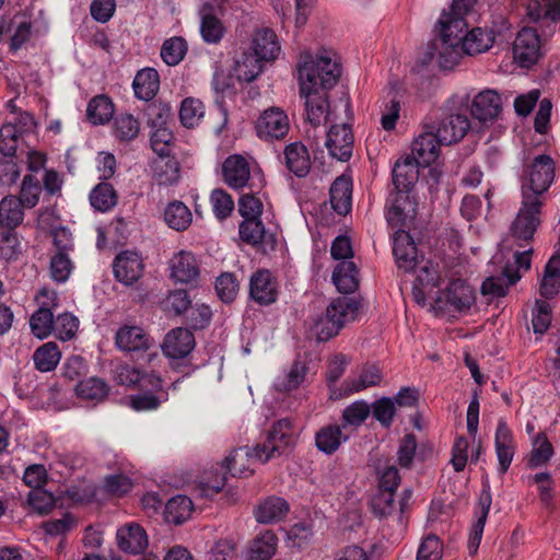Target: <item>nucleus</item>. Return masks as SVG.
I'll use <instances>...</instances> for the list:
<instances>
[{"mask_svg":"<svg viewBox=\"0 0 560 560\" xmlns=\"http://www.w3.org/2000/svg\"><path fill=\"white\" fill-rule=\"evenodd\" d=\"M542 199L528 195L524 189L522 208L512 221L505 243L509 249L532 245L534 235L540 225Z\"/></svg>","mask_w":560,"mask_h":560,"instance_id":"1","label":"nucleus"},{"mask_svg":"<svg viewBox=\"0 0 560 560\" xmlns=\"http://www.w3.org/2000/svg\"><path fill=\"white\" fill-rule=\"evenodd\" d=\"M476 303V291L462 278L452 279L445 289L439 291L432 303L435 315L456 318L467 314Z\"/></svg>","mask_w":560,"mask_h":560,"instance_id":"2","label":"nucleus"},{"mask_svg":"<svg viewBox=\"0 0 560 560\" xmlns=\"http://www.w3.org/2000/svg\"><path fill=\"white\" fill-rule=\"evenodd\" d=\"M298 434L291 419L283 418L276 421L267 434L265 443L254 448L255 457L262 463L268 462L273 456H279L294 447Z\"/></svg>","mask_w":560,"mask_h":560,"instance_id":"3","label":"nucleus"},{"mask_svg":"<svg viewBox=\"0 0 560 560\" xmlns=\"http://www.w3.org/2000/svg\"><path fill=\"white\" fill-rule=\"evenodd\" d=\"M253 52H243L242 59L235 60L237 68H262V62L278 58L281 47L276 33L267 27L254 32L252 38Z\"/></svg>","mask_w":560,"mask_h":560,"instance_id":"4","label":"nucleus"},{"mask_svg":"<svg viewBox=\"0 0 560 560\" xmlns=\"http://www.w3.org/2000/svg\"><path fill=\"white\" fill-rule=\"evenodd\" d=\"M534 22V20H532ZM536 23V21H535ZM538 28L533 27H523L513 45V58L515 63L521 68H530L533 67L541 57V38L546 39L549 35L546 33L549 32V28L544 25L541 27L540 23L537 22ZM553 33L550 34V36Z\"/></svg>","mask_w":560,"mask_h":560,"instance_id":"5","label":"nucleus"},{"mask_svg":"<svg viewBox=\"0 0 560 560\" xmlns=\"http://www.w3.org/2000/svg\"><path fill=\"white\" fill-rule=\"evenodd\" d=\"M418 201L411 192H397L387 210L386 219L392 228L417 231Z\"/></svg>","mask_w":560,"mask_h":560,"instance_id":"6","label":"nucleus"},{"mask_svg":"<svg viewBox=\"0 0 560 560\" xmlns=\"http://www.w3.org/2000/svg\"><path fill=\"white\" fill-rule=\"evenodd\" d=\"M555 178V163L547 154L536 156L528 165L522 194L540 196L548 190Z\"/></svg>","mask_w":560,"mask_h":560,"instance_id":"7","label":"nucleus"},{"mask_svg":"<svg viewBox=\"0 0 560 560\" xmlns=\"http://www.w3.org/2000/svg\"><path fill=\"white\" fill-rule=\"evenodd\" d=\"M291 125L287 113L278 106L265 109L255 121V131L259 139L273 141L284 139Z\"/></svg>","mask_w":560,"mask_h":560,"instance_id":"8","label":"nucleus"},{"mask_svg":"<svg viewBox=\"0 0 560 560\" xmlns=\"http://www.w3.org/2000/svg\"><path fill=\"white\" fill-rule=\"evenodd\" d=\"M33 116L28 113L20 115L18 122H7L0 128V152L4 158H14L23 133L34 127Z\"/></svg>","mask_w":560,"mask_h":560,"instance_id":"9","label":"nucleus"},{"mask_svg":"<svg viewBox=\"0 0 560 560\" xmlns=\"http://www.w3.org/2000/svg\"><path fill=\"white\" fill-rule=\"evenodd\" d=\"M240 237L243 242L253 245L264 254L272 252L277 246L275 233L267 231L261 219H246L240 223Z\"/></svg>","mask_w":560,"mask_h":560,"instance_id":"10","label":"nucleus"},{"mask_svg":"<svg viewBox=\"0 0 560 560\" xmlns=\"http://www.w3.org/2000/svg\"><path fill=\"white\" fill-rule=\"evenodd\" d=\"M326 148L329 154L341 162H347L352 156L354 135L349 124L332 125L326 136Z\"/></svg>","mask_w":560,"mask_h":560,"instance_id":"11","label":"nucleus"},{"mask_svg":"<svg viewBox=\"0 0 560 560\" xmlns=\"http://www.w3.org/2000/svg\"><path fill=\"white\" fill-rule=\"evenodd\" d=\"M279 282L268 269H258L249 280V296L259 305H269L277 301Z\"/></svg>","mask_w":560,"mask_h":560,"instance_id":"12","label":"nucleus"},{"mask_svg":"<svg viewBox=\"0 0 560 560\" xmlns=\"http://www.w3.org/2000/svg\"><path fill=\"white\" fill-rule=\"evenodd\" d=\"M411 232L399 229L394 235L393 254L398 268L406 272L413 271L419 262L418 248Z\"/></svg>","mask_w":560,"mask_h":560,"instance_id":"13","label":"nucleus"},{"mask_svg":"<svg viewBox=\"0 0 560 560\" xmlns=\"http://www.w3.org/2000/svg\"><path fill=\"white\" fill-rule=\"evenodd\" d=\"M340 72H300V95L302 97L328 96L339 81Z\"/></svg>","mask_w":560,"mask_h":560,"instance_id":"14","label":"nucleus"},{"mask_svg":"<svg viewBox=\"0 0 560 560\" xmlns=\"http://www.w3.org/2000/svg\"><path fill=\"white\" fill-rule=\"evenodd\" d=\"M116 279L127 285L137 282L144 269L142 257L135 250L120 252L114 260Z\"/></svg>","mask_w":560,"mask_h":560,"instance_id":"15","label":"nucleus"},{"mask_svg":"<svg viewBox=\"0 0 560 560\" xmlns=\"http://www.w3.org/2000/svg\"><path fill=\"white\" fill-rule=\"evenodd\" d=\"M502 113L501 96L494 90L478 93L470 106L471 116L482 124L497 120Z\"/></svg>","mask_w":560,"mask_h":560,"instance_id":"16","label":"nucleus"},{"mask_svg":"<svg viewBox=\"0 0 560 560\" xmlns=\"http://www.w3.org/2000/svg\"><path fill=\"white\" fill-rule=\"evenodd\" d=\"M442 275L439 264L427 260L418 270L412 287V298L419 305H425L428 292L433 291L441 284Z\"/></svg>","mask_w":560,"mask_h":560,"instance_id":"17","label":"nucleus"},{"mask_svg":"<svg viewBox=\"0 0 560 560\" xmlns=\"http://www.w3.org/2000/svg\"><path fill=\"white\" fill-rule=\"evenodd\" d=\"M329 68H342V60L337 51L325 47H320L316 51L303 50L296 65V70H325Z\"/></svg>","mask_w":560,"mask_h":560,"instance_id":"18","label":"nucleus"},{"mask_svg":"<svg viewBox=\"0 0 560 560\" xmlns=\"http://www.w3.org/2000/svg\"><path fill=\"white\" fill-rule=\"evenodd\" d=\"M526 13L530 20L539 22L541 27L546 25L550 35L556 32L560 21V0H528Z\"/></svg>","mask_w":560,"mask_h":560,"instance_id":"19","label":"nucleus"},{"mask_svg":"<svg viewBox=\"0 0 560 560\" xmlns=\"http://www.w3.org/2000/svg\"><path fill=\"white\" fill-rule=\"evenodd\" d=\"M222 178L234 189L246 187L250 179V164L247 158L242 154L228 156L222 164Z\"/></svg>","mask_w":560,"mask_h":560,"instance_id":"20","label":"nucleus"},{"mask_svg":"<svg viewBox=\"0 0 560 560\" xmlns=\"http://www.w3.org/2000/svg\"><path fill=\"white\" fill-rule=\"evenodd\" d=\"M195 348V337L187 328L172 329L164 338L162 350L166 357L182 359Z\"/></svg>","mask_w":560,"mask_h":560,"instance_id":"21","label":"nucleus"},{"mask_svg":"<svg viewBox=\"0 0 560 560\" xmlns=\"http://www.w3.org/2000/svg\"><path fill=\"white\" fill-rule=\"evenodd\" d=\"M438 133L424 132L412 142L410 156L420 166H430L440 155V145L443 144Z\"/></svg>","mask_w":560,"mask_h":560,"instance_id":"22","label":"nucleus"},{"mask_svg":"<svg viewBox=\"0 0 560 560\" xmlns=\"http://www.w3.org/2000/svg\"><path fill=\"white\" fill-rule=\"evenodd\" d=\"M116 345L124 351L148 350L151 346L150 335L140 326L125 325L116 332Z\"/></svg>","mask_w":560,"mask_h":560,"instance_id":"23","label":"nucleus"},{"mask_svg":"<svg viewBox=\"0 0 560 560\" xmlns=\"http://www.w3.org/2000/svg\"><path fill=\"white\" fill-rule=\"evenodd\" d=\"M214 7L210 2H203L199 9L200 34L208 44H219L225 34L222 21L213 13Z\"/></svg>","mask_w":560,"mask_h":560,"instance_id":"24","label":"nucleus"},{"mask_svg":"<svg viewBox=\"0 0 560 560\" xmlns=\"http://www.w3.org/2000/svg\"><path fill=\"white\" fill-rule=\"evenodd\" d=\"M117 544L124 552H142L148 547L147 533L139 524H127L118 529Z\"/></svg>","mask_w":560,"mask_h":560,"instance_id":"25","label":"nucleus"},{"mask_svg":"<svg viewBox=\"0 0 560 560\" xmlns=\"http://www.w3.org/2000/svg\"><path fill=\"white\" fill-rule=\"evenodd\" d=\"M199 266L195 256L188 252H179L171 260V277L182 283L195 282L199 277Z\"/></svg>","mask_w":560,"mask_h":560,"instance_id":"26","label":"nucleus"},{"mask_svg":"<svg viewBox=\"0 0 560 560\" xmlns=\"http://www.w3.org/2000/svg\"><path fill=\"white\" fill-rule=\"evenodd\" d=\"M284 162L290 172L299 177L308 174L311 170V155L307 148L300 141L292 142L284 148Z\"/></svg>","mask_w":560,"mask_h":560,"instance_id":"27","label":"nucleus"},{"mask_svg":"<svg viewBox=\"0 0 560 560\" xmlns=\"http://www.w3.org/2000/svg\"><path fill=\"white\" fill-rule=\"evenodd\" d=\"M332 282L342 294H350L360 285V271L353 261H340L332 272Z\"/></svg>","mask_w":560,"mask_h":560,"instance_id":"28","label":"nucleus"},{"mask_svg":"<svg viewBox=\"0 0 560 560\" xmlns=\"http://www.w3.org/2000/svg\"><path fill=\"white\" fill-rule=\"evenodd\" d=\"M494 442L500 471L504 474L508 471L515 453L514 439L506 423H499L494 436Z\"/></svg>","mask_w":560,"mask_h":560,"instance_id":"29","label":"nucleus"},{"mask_svg":"<svg viewBox=\"0 0 560 560\" xmlns=\"http://www.w3.org/2000/svg\"><path fill=\"white\" fill-rule=\"evenodd\" d=\"M330 203L339 215L350 212L352 206V182L351 178L341 175L335 179L330 187Z\"/></svg>","mask_w":560,"mask_h":560,"instance_id":"30","label":"nucleus"},{"mask_svg":"<svg viewBox=\"0 0 560 560\" xmlns=\"http://www.w3.org/2000/svg\"><path fill=\"white\" fill-rule=\"evenodd\" d=\"M438 25L440 27V34L445 44L451 47H456L460 38L464 36V31L468 27V22L463 16L454 15L448 12H444Z\"/></svg>","mask_w":560,"mask_h":560,"instance_id":"31","label":"nucleus"},{"mask_svg":"<svg viewBox=\"0 0 560 560\" xmlns=\"http://www.w3.org/2000/svg\"><path fill=\"white\" fill-rule=\"evenodd\" d=\"M494 43V34L481 27H474L460 38V46L465 54L477 55L487 51Z\"/></svg>","mask_w":560,"mask_h":560,"instance_id":"32","label":"nucleus"},{"mask_svg":"<svg viewBox=\"0 0 560 560\" xmlns=\"http://www.w3.org/2000/svg\"><path fill=\"white\" fill-rule=\"evenodd\" d=\"M470 127L464 115H451L438 128L436 133L443 144H452L464 138Z\"/></svg>","mask_w":560,"mask_h":560,"instance_id":"33","label":"nucleus"},{"mask_svg":"<svg viewBox=\"0 0 560 560\" xmlns=\"http://www.w3.org/2000/svg\"><path fill=\"white\" fill-rule=\"evenodd\" d=\"M418 163L411 158L397 161L393 170V182L398 192H411L410 189L418 179Z\"/></svg>","mask_w":560,"mask_h":560,"instance_id":"34","label":"nucleus"},{"mask_svg":"<svg viewBox=\"0 0 560 560\" xmlns=\"http://www.w3.org/2000/svg\"><path fill=\"white\" fill-rule=\"evenodd\" d=\"M164 221L168 228L183 232L190 226L192 213L183 201L173 200L164 209Z\"/></svg>","mask_w":560,"mask_h":560,"instance_id":"35","label":"nucleus"},{"mask_svg":"<svg viewBox=\"0 0 560 560\" xmlns=\"http://www.w3.org/2000/svg\"><path fill=\"white\" fill-rule=\"evenodd\" d=\"M115 105L109 96L100 94L91 98L86 107V118L92 125H104L110 121Z\"/></svg>","mask_w":560,"mask_h":560,"instance_id":"36","label":"nucleus"},{"mask_svg":"<svg viewBox=\"0 0 560 560\" xmlns=\"http://www.w3.org/2000/svg\"><path fill=\"white\" fill-rule=\"evenodd\" d=\"M24 208L16 196L4 197L0 201V225L7 228L5 230H14L23 221Z\"/></svg>","mask_w":560,"mask_h":560,"instance_id":"37","label":"nucleus"},{"mask_svg":"<svg viewBox=\"0 0 560 560\" xmlns=\"http://www.w3.org/2000/svg\"><path fill=\"white\" fill-rule=\"evenodd\" d=\"M61 360V351L54 341H48L38 347L33 354L35 369L42 373L54 371Z\"/></svg>","mask_w":560,"mask_h":560,"instance_id":"38","label":"nucleus"},{"mask_svg":"<svg viewBox=\"0 0 560 560\" xmlns=\"http://www.w3.org/2000/svg\"><path fill=\"white\" fill-rule=\"evenodd\" d=\"M502 276L506 279L504 282L502 277H488L481 284V293L483 295L505 296L511 285L521 279V273L512 271L510 267H505Z\"/></svg>","mask_w":560,"mask_h":560,"instance_id":"39","label":"nucleus"},{"mask_svg":"<svg viewBox=\"0 0 560 560\" xmlns=\"http://www.w3.org/2000/svg\"><path fill=\"white\" fill-rule=\"evenodd\" d=\"M75 395L89 401H103L109 393V386L100 377H89L80 381L74 387Z\"/></svg>","mask_w":560,"mask_h":560,"instance_id":"40","label":"nucleus"},{"mask_svg":"<svg viewBox=\"0 0 560 560\" xmlns=\"http://www.w3.org/2000/svg\"><path fill=\"white\" fill-rule=\"evenodd\" d=\"M288 511L289 505L283 499L269 497L257 506L255 516L259 523L268 524L284 517Z\"/></svg>","mask_w":560,"mask_h":560,"instance_id":"41","label":"nucleus"},{"mask_svg":"<svg viewBox=\"0 0 560 560\" xmlns=\"http://www.w3.org/2000/svg\"><path fill=\"white\" fill-rule=\"evenodd\" d=\"M303 98L305 100V120L313 127L325 125L330 114L328 96Z\"/></svg>","mask_w":560,"mask_h":560,"instance_id":"42","label":"nucleus"},{"mask_svg":"<svg viewBox=\"0 0 560 560\" xmlns=\"http://www.w3.org/2000/svg\"><path fill=\"white\" fill-rule=\"evenodd\" d=\"M346 439L338 424H328L316 432L315 444L320 452L330 455L340 447L342 440Z\"/></svg>","mask_w":560,"mask_h":560,"instance_id":"43","label":"nucleus"},{"mask_svg":"<svg viewBox=\"0 0 560 560\" xmlns=\"http://www.w3.org/2000/svg\"><path fill=\"white\" fill-rule=\"evenodd\" d=\"M226 483V470L223 465L212 467L203 471L198 487L201 494L205 497H212L223 490Z\"/></svg>","mask_w":560,"mask_h":560,"instance_id":"44","label":"nucleus"},{"mask_svg":"<svg viewBox=\"0 0 560 560\" xmlns=\"http://www.w3.org/2000/svg\"><path fill=\"white\" fill-rule=\"evenodd\" d=\"M192 509V502L188 497L176 495L168 500L165 505V520L168 523L179 525L190 517Z\"/></svg>","mask_w":560,"mask_h":560,"instance_id":"45","label":"nucleus"},{"mask_svg":"<svg viewBox=\"0 0 560 560\" xmlns=\"http://www.w3.org/2000/svg\"><path fill=\"white\" fill-rule=\"evenodd\" d=\"M135 94L143 101H151L160 89L159 72H137L132 83Z\"/></svg>","mask_w":560,"mask_h":560,"instance_id":"46","label":"nucleus"},{"mask_svg":"<svg viewBox=\"0 0 560 560\" xmlns=\"http://www.w3.org/2000/svg\"><path fill=\"white\" fill-rule=\"evenodd\" d=\"M277 540L272 532L261 533L253 541L247 560H269L276 553Z\"/></svg>","mask_w":560,"mask_h":560,"instance_id":"47","label":"nucleus"},{"mask_svg":"<svg viewBox=\"0 0 560 560\" xmlns=\"http://www.w3.org/2000/svg\"><path fill=\"white\" fill-rule=\"evenodd\" d=\"M255 457V453L249 454L247 451L237 450L231 453L224 462L223 466L225 470H229L232 476L245 477L253 474V469L250 468L252 457Z\"/></svg>","mask_w":560,"mask_h":560,"instance_id":"48","label":"nucleus"},{"mask_svg":"<svg viewBox=\"0 0 560 560\" xmlns=\"http://www.w3.org/2000/svg\"><path fill=\"white\" fill-rule=\"evenodd\" d=\"M187 43L183 37L174 36L166 39L161 48L163 61L170 66H177L187 54Z\"/></svg>","mask_w":560,"mask_h":560,"instance_id":"49","label":"nucleus"},{"mask_svg":"<svg viewBox=\"0 0 560 560\" xmlns=\"http://www.w3.org/2000/svg\"><path fill=\"white\" fill-rule=\"evenodd\" d=\"M358 310L359 303L345 296L335 299L327 307L329 316L337 318L341 328L346 322L355 318Z\"/></svg>","mask_w":560,"mask_h":560,"instance_id":"50","label":"nucleus"},{"mask_svg":"<svg viewBox=\"0 0 560 560\" xmlns=\"http://www.w3.org/2000/svg\"><path fill=\"white\" fill-rule=\"evenodd\" d=\"M117 192L108 183H100L94 187L90 195V201L93 208L98 211H107L117 203Z\"/></svg>","mask_w":560,"mask_h":560,"instance_id":"51","label":"nucleus"},{"mask_svg":"<svg viewBox=\"0 0 560 560\" xmlns=\"http://www.w3.org/2000/svg\"><path fill=\"white\" fill-rule=\"evenodd\" d=\"M140 132V121L129 113H122L115 118L114 135L120 141H130Z\"/></svg>","mask_w":560,"mask_h":560,"instance_id":"52","label":"nucleus"},{"mask_svg":"<svg viewBox=\"0 0 560 560\" xmlns=\"http://www.w3.org/2000/svg\"><path fill=\"white\" fill-rule=\"evenodd\" d=\"M54 324L52 312L46 307H39L30 319L32 334L38 339L48 337L54 330Z\"/></svg>","mask_w":560,"mask_h":560,"instance_id":"53","label":"nucleus"},{"mask_svg":"<svg viewBox=\"0 0 560 560\" xmlns=\"http://www.w3.org/2000/svg\"><path fill=\"white\" fill-rule=\"evenodd\" d=\"M492 503L491 494L488 490H485L479 498V506H480V516L477 520V523L474 526V533L469 540V548L471 553H475L480 545L485 524L490 511V506Z\"/></svg>","mask_w":560,"mask_h":560,"instance_id":"54","label":"nucleus"},{"mask_svg":"<svg viewBox=\"0 0 560 560\" xmlns=\"http://www.w3.org/2000/svg\"><path fill=\"white\" fill-rule=\"evenodd\" d=\"M492 503L491 494L488 490H485L479 498V506H480V516L477 520V523L474 526V533L469 540V548L471 553H475L480 545L485 524L490 511V506Z\"/></svg>","mask_w":560,"mask_h":560,"instance_id":"55","label":"nucleus"},{"mask_svg":"<svg viewBox=\"0 0 560 560\" xmlns=\"http://www.w3.org/2000/svg\"><path fill=\"white\" fill-rule=\"evenodd\" d=\"M553 454V447L545 433L536 435L528 457V466L537 468L547 464Z\"/></svg>","mask_w":560,"mask_h":560,"instance_id":"56","label":"nucleus"},{"mask_svg":"<svg viewBox=\"0 0 560 560\" xmlns=\"http://www.w3.org/2000/svg\"><path fill=\"white\" fill-rule=\"evenodd\" d=\"M154 177L159 185H173L179 178V164L174 159L161 158L154 164Z\"/></svg>","mask_w":560,"mask_h":560,"instance_id":"57","label":"nucleus"},{"mask_svg":"<svg viewBox=\"0 0 560 560\" xmlns=\"http://www.w3.org/2000/svg\"><path fill=\"white\" fill-rule=\"evenodd\" d=\"M151 148L160 158H170L174 148V135L168 126L152 128Z\"/></svg>","mask_w":560,"mask_h":560,"instance_id":"58","label":"nucleus"},{"mask_svg":"<svg viewBox=\"0 0 560 560\" xmlns=\"http://www.w3.org/2000/svg\"><path fill=\"white\" fill-rule=\"evenodd\" d=\"M203 114V105L199 100L187 97L182 102L179 118L186 128L197 127Z\"/></svg>","mask_w":560,"mask_h":560,"instance_id":"59","label":"nucleus"},{"mask_svg":"<svg viewBox=\"0 0 560 560\" xmlns=\"http://www.w3.org/2000/svg\"><path fill=\"white\" fill-rule=\"evenodd\" d=\"M340 322L337 318H331L326 311L325 316L319 317L311 327V335L315 337L317 341H327L330 338L338 335Z\"/></svg>","mask_w":560,"mask_h":560,"instance_id":"60","label":"nucleus"},{"mask_svg":"<svg viewBox=\"0 0 560 560\" xmlns=\"http://www.w3.org/2000/svg\"><path fill=\"white\" fill-rule=\"evenodd\" d=\"M28 506L36 513L44 515L50 513L56 506L52 493L40 489L32 490L27 495Z\"/></svg>","mask_w":560,"mask_h":560,"instance_id":"61","label":"nucleus"},{"mask_svg":"<svg viewBox=\"0 0 560 560\" xmlns=\"http://www.w3.org/2000/svg\"><path fill=\"white\" fill-rule=\"evenodd\" d=\"M40 192L39 182L34 176L26 175L23 178L18 199L25 208H34L38 203Z\"/></svg>","mask_w":560,"mask_h":560,"instance_id":"62","label":"nucleus"},{"mask_svg":"<svg viewBox=\"0 0 560 560\" xmlns=\"http://www.w3.org/2000/svg\"><path fill=\"white\" fill-rule=\"evenodd\" d=\"M78 328V318L69 313H63L55 319L52 332L58 339L67 341L75 336Z\"/></svg>","mask_w":560,"mask_h":560,"instance_id":"63","label":"nucleus"},{"mask_svg":"<svg viewBox=\"0 0 560 560\" xmlns=\"http://www.w3.org/2000/svg\"><path fill=\"white\" fill-rule=\"evenodd\" d=\"M191 301L185 290L171 291L162 302L163 310L174 315L186 314Z\"/></svg>","mask_w":560,"mask_h":560,"instance_id":"64","label":"nucleus"}]
</instances>
